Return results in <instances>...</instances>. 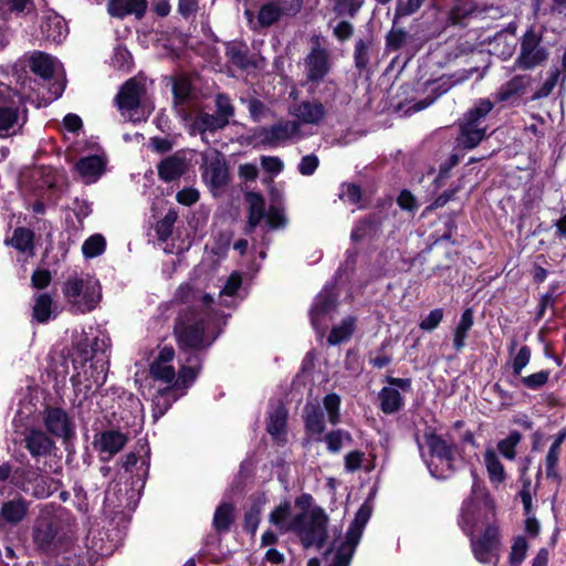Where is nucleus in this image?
<instances>
[{"label":"nucleus","mask_w":566,"mask_h":566,"mask_svg":"<svg viewBox=\"0 0 566 566\" xmlns=\"http://www.w3.org/2000/svg\"><path fill=\"white\" fill-rule=\"evenodd\" d=\"M176 300L190 305L180 311L175 325V335L182 349L199 350L210 346L218 336L224 316L212 310L209 294L195 290L190 284L178 287Z\"/></svg>","instance_id":"obj_1"},{"label":"nucleus","mask_w":566,"mask_h":566,"mask_svg":"<svg viewBox=\"0 0 566 566\" xmlns=\"http://www.w3.org/2000/svg\"><path fill=\"white\" fill-rule=\"evenodd\" d=\"M94 352L93 342L85 338L76 344L70 355L74 371L71 382L75 394L84 398L102 387L107 377V363L96 358Z\"/></svg>","instance_id":"obj_2"},{"label":"nucleus","mask_w":566,"mask_h":566,"mask_svg":"<svg viewBox=\"0 0 566 566\" xmlns=\"http://www.w3.org/2000/svg\"><path fill=\"white\" fill-rule=\"evenodd\" d=\"M174 359L175 350L171 346L160 348L150 364V376L154 381L165 385L164 388L186 391L195 382L200 371L201 359L198 354L190 353L180 366L178 374L172 364Z\"/></svg>","instance_id":"obj_3"},{"label":"nucleus","mask_w":566,"mask_h":566,"mask_svg":"<svg viewBox=\"0 0 566 566\" xmlns=\"http://www.w3.org/2000/svg\"><path fill=\"white\" fill-rule=\"evenodd\" d=\"M63 294L72 310L78 313L93 311L102 297L99 282L90 275L69 277Z\"/></svg>","instance_id":"obj_4"},{"label":"nucleus","mask_w":566,"mask_h":566,"mask_svg":"<svg viewBox=\"0 0 566 566\" xmlns=\"http://www.w3.org/2000/svg\"><path fill=\"white\" fill-rule=\"evenodd\" d=\"M493 103L488 98H480L470 108L460 122L458 145L465 149L475 148L486 136V115L493 109Z\"/></svg>","instance_id":"obj_5"},{"label":"nucleus","mask_w":566,"mask_h":566,"mask_svg":"<svg viewBox=\"0 0 566 566\" xmlns=\"http://www.w3.org/2000/svg\"><path fill=\"white\" fill-rule=\"evenodd\" d=\"M424 441L430 451L427 465L431 475L437 479H447L454 470L455 444L434 432L426 433Z\"/></svg>","instance_id":"obj_6"},{"label":"nucleus","mask_w":566,"mask_h":566,"mask_svg":"<svg viewBox=\"0 0 566 566\" xmlns=\"http://www.w3.org/2000/svg\"><path fill=\"white\" fill-rule=\"evenodd\" d=\"M494 517L493 505L484 497H470L461 506L459 526L468 535L472 536L475 531L483 526L494 525L491 521Z\"/></svg>","instance_id":"obj_7"},{"label":"nucleus","mask_w":566,"mask_h":566,"mask_svg":"<svg viewBox=\"0 0 566 566\" xmlns=\"http://www.w3.org/2000/svg\"><path fill=\"white\" fill-rule=\"evenodd\" d=\"M548 55V50L543 45V30L530 27L521 38L516 66L521 70H533L545 63Z\"/></svg>","instance_id":"obj_8"},{"label":"nucleus","mask_w":566,"mask_h":566,"mask_svg":"<svg viewBox=\"0 0 566 566\" xmlns=\"http://www.w3.org/2000/svg\"><path fill=\"white\" fill-rule=\"evenodd\" d=\"M370 515L371 507L367 503H364L357 511L354 521L347 530L344 542L336 548L331 566L349 565Z\"/></svg>","instance_id":"obj_9"},{"label":"nucleus","mask_w":566,"mask_h":566,"mask_svg":"<svg viewBox=\"0 0 566 566\" xmlns=\"http://www.w3.org/2000/svg\"><path fill=\"white\" fill-rule=\"evenodd\" d=\"M146 93L145 84L136 78L128 80L116 96L117 106L122 114L130 122L146 119L147 114L142 106V98Z\"/></svg>","instance_id":"obj_10"},{"label":"nucleus","mask_w":566,"mask_h":566,"mask_svg":"<svg viewBox=\"0 0 566 566\" xmlns=\"http://www.w3.org/2000/svg\"><path fill=\"white\" fill-rule=\"evenodd\" d=\"M201 175L211 192L218 195L229 181V171L223 155L216 149L202 153Z\"/></svg>","instance_id":"obj_11"},{"label":"nucleus","mask_w":566,"mask_h":566,"mask_svg":"<svg viewBox=\"0 0 566 566\" xmlns=\"http://www.w3.org/2000/svg\"><path fill=\"white\" fill-rule=\"evenodd\" d=\"M328 517L321 509L302 513L300 528L295 531L300 535L305 547L316 545L321 547L326 538Z\"/></svg>","instance_id":"obj_12"},{"label":"nucleus","mask_w":566,"mask_h":566,"mask_svg":"<svg viewBox=\"0 0 566 566\" xmlns=\"http://www.w3.org/2000/svg\"><path fill=\"white\" fill-rule=\"evenodd\" d=\"M469 537L472 554L479 563L492 564L499 560L500 533L496 525H488L479 537L474 534Z\"/></svg>","instance_id":"obj_13"},{"label":"nucleus","mask_w":566,"mask_h":566,"mask_svg":"<svg viewBox=\"0 0 566 566\" xmlns=\"http://www.w3.org/2000/svg\"><path fill=\"white\" fill-rule=\"evenodd\" d=\"M13 481L23 492L35 497H48L52 493L49 478L34 469L17 470L13 474Z\"/></svg>","instance_id":"obj_14"},{"label":"nucleus","mask_w":566,"mask_h":566,"mask_svg":"<svg viewBox=\"0 0 566 566\" xmlns=\"http://www.w3.org/2000/svg\"><path fill=\"white\" fill-rule=\"evenodd\" d=\"M128 438L119 430H105L94 436L93 448L97 451L99 460L109 461L115 454L123 450Z\"/></svg>","instance_id":"obj_15"},{"label":"nucleus","mask_w":566,"mask_h":566,"mask_svg":"<svg viewBox=\"0 0 566 566\" xmlns=\"http://www.w3.org/2000/svg\"><path fill=\"white\" fill-rule=\"evenodd\" d=\"M289 114L300 122L302 125L317 126L323 123L327 111L324 104L316 99H304L291 105L287 109Z\"/></svg>","instance_id":"obj_16"},{"label":"nucleus","mask_w":566,"mask_h":566,"mask_svg":"<svg viewBox=\"0 0 566 566\" xmlns=\"http://www.w3.org/2000/svg\"><path fill=\"white\" fill-rule=\"evenodd\" d=\"M305 76L308 83L318 84L329 72L327 50L316 45L312 48L304 61Z\"/></svg>","instance_id":"obj_17"},{"label":"nucleus","mask_w":566,"mask_h":566,"mask_svg":"<svg viewBox=\"0 0 566 566\" xmlns=\"http://www.w3.org/2000/svg\"><path fill=\"white\" fill-rule=\"evenodd\" d=\"M27 123V111L15 105H0V138L19 134Z\"/></svg>","instance_id":"obj_18"},{"label":"nucleus","mask_w":566,"mask_h":566,"mask_svg":"<svg viewBox=\"0 0 566 566\" xmlns=\"http://www.w3.org/2000/svg\"><path fill=\"white\" fill-rule=\"evenodd\" d=\"M137 503V493L133 489L123 490L119 483L112 484L105 492V509L116 513L117 511L134 510Z\"/></svg>","instance_id":"obj_19"},{"label":"nucleus","mask_w":566,"mask_h":566,"mask_svg":"<svg viewBox=\"0 0 566 566\" xmlns=\"http://www.w3.org/2000/svg\"><path fill=\"white\" fill-rule=\"evenodd\" d=\"M259 137L262 143L276 145L293 138L301 137L300 122L281 120L270 128H263Z\"/></svg>","instance_id":"obj_20"},{"label":"nucleus","mask_w":566,"mask_h":566,"mask_svg":"<svg viewBox=\"0 0 566 566\" xmlns=\"http://www.w3.org/2000/svg\"><path fill=\"white\" fill-rule=\"evenodd\" d=\"M44 424L51 434L59 438L69 439L74 434V423L61 408H48Z\"/></svg>","instance_id":"obj_21"},{"label":"nucleus","mask_w":566,"mask_h":566,"mask_svg":"<svg viewBox=\"0 0 566 566\" xmlns=\"http://www.w3.org/2000/svg\"><path fill=\"white\" fill-rule=\"evenodd\" d=\"M269 521L281 534L295 533L300 528L302 513L293 515L292 504L289 501H284L271 512Z\"/></svg>","instance_id":"obj_22"},{"label":"nucleus","mask_w":566,"mask_h":566,"mask_svg":"<svg viewBox=\"0 0 566 566\" xmlns=\"http://www.w3.org/2000/svg\"><path fill=\"white\" fill-rule=\"evenodd\" d=\"M336 306V297L331 290H323L315 298L311 308V322L313 327L323 335L325 326L323 317Z\"/></svg>","instance_id":"obj_23"},{"label":"nucleus","mask_w":566,"mask_h":566,"mask_svg":"<svg viewBox=\"0 0 566 566\" xmlns=\"http://www.w3.org/2000/svg\"><path fill=\"white\" fill-rule=\"evenodd\" d=\"M41 34L45 41L61 43L67 35L65 20L55 12L46 13L41 22Z\"/></svg>","instance_id":"obj_24"},{"label":"nucleus","mask_w":566,"mask_h":566,"mask_svg":"<svg viewBox=\"0 0 566 566\" xmlns=\"http://www.w3.org/2000/svg\"><path fill=\"white\" fill-rule=\"evenodd\" d=\"M29 65L33 73L44 80L51 78L61 67L56 59L40 51L31 54Z\"/></svg>","instance_id":"obj_25"},{"label":"nucleus","mask_w":566,"mask_h":566,"mask_svg":"<svg viewBox=\"0 0 566 566\" xmlns=\"http://www.w3.org/2000/svg\"><path fill=\"white\" fill-rule=\"evenodd\" d=\"M76 171L84 182H95L104 171L105 160L98 155L81 158L75 165Z\"/></svg>","instance_id":"obj_26"},{"label":"nucleus","mask_w":566,"mask_h":566,"mask_svg":"<svg viewBox=\"0 0 566 566\" xmlns=\"http://www.w3.org/2000/svg\"><path fill=\"white\" fill-rule=\"evenodd\" d=\"M147 8L145 0H111L107 10L112 17L124 18L128 14L142 17Z\"/></svg>","instance_id":"obj_27"},{"label":"nucleus","mask_w":566,"mask_h":566,"mask_svg":"<svg viewBox=\"0 0 566 566\" xmlns=\"http://www.w3.org/2000/svg\"><path fill=\"white\" fill-rule=\"evenodd\" d=\"M184 395L185 390L159 388L157 395L153 399V416L155 420L164 416L171 405Z\"/></svg>","instance_id":"obj_28"},{"label":"nucleus","mask_w":566,"mask_h":566,"mask_svg":"<svg viewBox=\"0 0 566 566\" xmlns=\"http://www.w3.org/2000/svg\"><path fill=\"white\" fill-rule=\"evenodd\" d=\"M473 324L474 317L472 308L464 310L453 331V347L457 352H461L465 347V340Z\"/></svg>","instance_id":"obj_29"},{"label":"nucleus","mask_w":566,"mask_h":566,"mask_svg":"<svg viewBox=\"0 0 566 566\" xmlns=\"http://www.w3.org/2000/svg\"><path fill=\"white\" fill-rule=\"evenodd\" d=\"M483 460L491 483L494 485L502 484L506 479V474L495 450L486 449Z\"/></svg>","instance_id":"obj_30"},{"label":"nucleus","mask_w":566,"mask_h":566,"mask_svg":"<svg viewBox=\"0 0 566 566\" xmlns=\"http://www.w3.org/2000/svg\"><path fill=\"white\" fill-rule=\"evenodd\" d=\"M526 80L524 76H514L509 82L500 86L495 93L497 102H511L525 92Z\"/></svg>","instance_id":"obj_31"},{"label":"nucleus","mask_w":566,"mask_h":566,"mask_svg":"<svg viewBox=\"0 0 566 566\" xmlns=\"http://www.w3.org/2000/svg\"><path fill=\"white\" fill-rule=\"evenodd\" d=\"M56 536V527L49 518L38 520L33 528V539L41 548H48Z\"/></svg>","instance_id":"obj_32"},{"label":"nucleus","mask_w":566,"mask_h":566,"mask_svg":"<svg viewBox=\"0 0 566 566\" xmlns=\"http://www.w3.org/2000/svg\"><path fill=\"white\" fill-rule=\"evenodd\" d=\"M187 168L185 159L170 156L164 159L158 166L159 177L165 181H171L180 177Z\"/></svg>","instance_id":"obj_33"},{"label":"nucleus","mask_w":566,"mask_h":566,"mask_svg":"<svg viewBox=\"0 0 566 566\" xmlns=\"http://www.w3.org/2000/svg\"><path fill=\"white\" fill-rule=\"evenodd\" d=\"M27 449L33 457H44L50 453L52 449L51 439L42 431H31L27 439Z\"/></svg>","instance_id":"obj_34"},{"label":"nucleus","mask_w":566,"mask_h":566,"mask_svg":"<svg viewBox=\"0 0 566 566\" xmlns=\"http://www.w3.org/2000/svg\"><path fill=\"white\" fill-rule=\"evenodd\" d=\"M287 411L282 403H279L269 415L266 423L268 432L276 440H281L285 432Z\"/></svg>","instance_id":"obj_35"},{"label":"nucleus","mask_w":566,"mask_h":566,"mask_svg":"<svg viewBox=\"0 0 566 566\" xmlns=\"http://www.w3.org/2000/svg\"><path fill=\"white\" fill-rule=\"evenodd\" d=\"M28 512V504L23 499H14L3 503L1 517L11 524L21 522Z\"/></svg>","instance_id":"obj_36"},{"label":"nucleus","mask_w":566,"mask_h":566,"mask_svg":"<svg viewBox=\"0 0 566 566\" xmlns=\"http://www.w3.org/2000/svg\"><path fill=\"white\" fill-rule=\"evenodd\" d=\"M304 421L306 430L312 434H321L323 433L324 418L323 411L321 410L318 405L306 403L304 408Z\"/></svg>","instance_id":"obj_37"},{"label":"nucleus","mask_w":566,"mask_h":566,"mask_svg":"<svg viewBox=\"0 0 566 566\" xmlns=\"http://www.w3.org/2000/svg\"><path fill=\"white\" fill-rule=\"evenodd\" d=\"M250 207L247 232H251L265 217L264 200L259 193L250 192L247 196Z\"/></svg>","instance_id":"obj_38"},{"label":"nucleus","mask_w":566,"mask_h":566,"mask_svg":"<svg viewBox=\"0 0 566 566\" xmlns=\"http://www.w3.org/2000/svg\"><path fill=\"white\" fill-rule=\"evenodd\" d=\"M228 125L226 118H220L219 115L203 113L196 117L195 127L198 128L202 134V140H206L207 132H214L222 129Z\"/></svg>","instance_id":"obj_39"},{"label":"nucleus","mask_w":566,"mask_h":566,"mask_svg":"<svg viewBox=\"0 0 566 566\" xmlns=\"http://www.w3.org/2000/svg\"><path fill=\"white\" fill-rule=\"evenodd\" d=\"M380 408L385 413L397 412L402 406V396L391 387H385L379 392Z\"/></svg>","instance_id":"obj_40"},{"label":"nucleus","mask_w":566,"mask_h":566,"mask_svg":"<svg viewBox=\"0 0 566 566\" xmlns=\"http://www.w3.org/2000/svg\"><path fill=\"white\" fill-rule=\"evenodd\" d=\"M355 329V319L353 317H346L339 325L333 327L327 342L331 345H337L348 339Z\"/></svg>","instance_id":"obj_41"},{"label":"nucleus","mask_w":566,"mask_h":566,"mask_svg":"<svg viewBox=\"0 0 566 566\" xmlns=\"http://www.w3.org/2000/svg\"><path fill=\"white\" fill-rule=\"evenodd\" d=\"M52 304L53 301L49 294L44 293L38 295L33 306L34 319H36L39 323H46L52 315Z\"/></svg>","instance_id":"obj_42"},{"label":"nucleus","mask_w":566,"mask_h":566,"mask_svg":"<svg viewBox=\"0 0 566 566\" xmlns=\"http://www.w3.org/2000/svg\"><path fill=\"white\" fill-rule=\"evenodd\" d=\"M282 13L283 11L277 4L265 3L259 10L258 23L263 28L270 27L280 20Z\"/></svg>","instance_id":"obj_43"},{"label":"nucleus","mask_w":566,"mask_h":566,"mask_svg":"<svg viewBox=\"0 0 566 566\" xmlns=\"http://www.w3.org/2000/svg\"><path fill=\"white\" fill-rule=\"evenodd\" d=\"M105 238L102 234L96 233L84 241L82 252L86 259H92L101 255L105 251Z\"/></svg>","instance_id":"obj_44"},{"label":"nucleus","mask_w":566,"mask_h":566,"mask_svg":"<svg viewBox=\"0 0 566 566\" xmlns=\"http://www.w3.org/2000/svg\"><path fill=\"white\" fill-rule=\"evenodd\" d=\"M233 505L230 503H222L216 510L213 516V525L217 531H226L233 522Z\"/></svg>","instance_id":"obj_45"},{"label":"nucleus","mask_w":566,"mask_h":566,"mask_svg":"<svg viewBox=\"0 0 566 566\" xmlns=\"http://www.w3.org/2000/svg\"><path fill=\"white\" fill-rule=\"evenodd\" d=\"M10 243L21 252L31 251L33 248V232L27 228H17Z\"/></svg>","instance_id":"obj_46"},{"label":"nucleus","mask_w":566,"mask_h":566,"mask_svg":"<svg viewBox=\"0 0 566 566\" xmlns=\"http://www.w3.org/2000/svg\"><path fill=\"white\" fill-rule=\"evenodd\" d=\"M521 433L512 431L505 439L497 442L499 452L507 460H514L516 455V447L521 441Z\"/></svg>","instance_id":"obj_47"},{"label":"nucleus","mask_w":566,"mask_h":566,"mask_svg":"<svg viewBox=\"0 0 566 566\" xmlns=\"http://www.w3.org/2000/svg\"><path fill=\"white\" fill-rule=\"evenodd\" d=\"M327 450L332 453L340 451L345 442L352 441V437L344 430H334L324 437Z\"/></svg>","instance_id":"obj_48"},{"label":"nucleus","mask_w":566,"mask_h":566,"mask_svg":"<svg viewBox=\"0 0 566 566\" xmlns=\"http://www.w3.org/2000/svg\"><path fill=\"white\" fill-rule=\"evenodd\" d=\"M32 7V0H0V11L7 19L9 15H19Z\"/></svg>","instance_id":"obj_49"},{"label":"nucleus","mask_w":566,"mask_h":566,"mask_svg":"<svg viewBox=\"0 0 566 566\" xmlns=\"http://www.w3.org/2000/svg\"><path fill=\"white\" fill-rule=\"evenodd\" d=\"M364 4V0H335L334 11L338 15L355 17Z\"/></svg>","instance_id":"obj_50"},{"label":"nucleus","mask_w":566,"mask_h":566,"mask_svg":"<svg viewBox=\"0 0 566 566\" xmlns=\"http://www.w3.org/2000/svg\"><path fill=\"white\" fill-rule=\"evenodd\" d=\"M324 409L327 412L328 421L332 424H336L339 422V406L340 398L336 394H329L325 396L323 400Z\"/></svg>","instance_id":"obj_51"},{"label":"nucleus","mask_w":566,"mask_h":566,"mask_svg":"<svg viewBox=\"0 0 566 566\" xmlns=\"http://www.w3.org/2000/svg\"><path fill=\"white\" fill-rule=\"evenodd\" d=\"M112 64L118 70L129 71L133 64V56L126 48L117 46L114 50Z\"/></svg>","instance_id":"obj_52"},{"label":"nucleus","mask_w":566,"mask_h":566,"mask_svg":"<svg viewBox=\"0 0 566 566\" xmlns=\"http://www.w3.org/2000/svg\"><path fill=\"white\" fill-rule=\"evenodd\" d=\"M176 219V213L169 212L160 221L157 222L156 233L159 240L166 241L171 235Z\"/></svg>","instance_id":"obj_53"},{"label":"nucleus","mask_w":566,"mask_h":566,"mask_svg":"<svg viewBox=\"0 0 566 566\" xmlns=\"http://www.w3.org/2000/svg\"><path fill=\"white\" fill-rule=\"evenodd\" d=\"M549 378V371L548 370H541L535 374H532L530 376L523 377L521 379L522 384L532 390H538L541 389Z\"/></svg>","instance_id":"obj_54"},{"label":"nucleus","mask_w":566,"mask_h":566,"mask_svg":"<svg viewBox=\"0 0 566 566\" xmlns=\"http://www.w3.org/2000/svg\"><path fill=\"white\" fill-rule=\"evenodd\" d=\"M424 0H398L395 9L397 18L408 17L417 12Z\"/></svg>","instance_id":"obj_55"},{"label":"nucleus","mask_w":566,"mask_h":566,"mask_svg":"<svg viewBox=\"0 0 566 566\" xmlns=\"http://www.w3.org/2000/svg\"><path fill=\"white\" fill-rule=\"evenodd\" d=\"M226 55L229 57L232 64L240 69H245L249 65L247 54L237 44H229L226 50Z\"/></svg>","instance_id":"obj_56"},{"label":"nucleus","mask_w":566,"mask_h":566,"mask_svg":"<svg viewBox=\"0 0 566 566\" xmlns=\"http://www.w3.org/2000/svg\"><path fill=\"white\" fill-rule=\"evenodd\" d=\"M216 106L217 115H219L220 118H226L229 124L230 118L234 115V107L230 98L224 94H218L216 97Z\"/></svg>","instance_id":"obj_57"},{"label":"nucleus","mask_w":566,"mask_h":566,"mask_svg":"<svg viewBox=\"0 0 566 566\" xmlns=\"http://www.w3.org/2000/svg\"><path fill=\"white\" fill-rule=\"evenodd\" d=\"M443 319V310H432L419 324L422 331L431 332L434 331Z\"/></svg>","instance_id":"obj_58"},{"label":"nucleus","mask_w":566,"mask_h":566,"mask_svg":"<svg viewBox=\"0 0 566 566\" xmlns=\"http://www.w3.org/2000/svg\"><path fill=\"white\" fill-rule=\"evenodd\" d=\"M530 360L531 349L527 346H522L512 363L514 375H520L522 370L528 365Z\"/></svg>","instance_id":"obj_59"},{"label":"nucleus","mask_w":566,"mask_h":566,"mask_svg":"<svg viewBox=\"0 0 566 566\" xmlns=\"http://www.w3.org/2000/svg\"><path fill=\"white\" fill-rule=\"evenodd\" d=\"M526 551H527L526 539L522 536H518L517 538H515V541L512 545L511 554H510L511 563L512 564L522 563L523 559L525 558Z\"/></svg>","instance_id":"obj_60"},{"label":"nucleus","mask_w":566,"mask_h":566,"mask_svg":"<svg viewBox=\"0 0 566 566\" xmlns=\"http://www.w3.org/2000/svg\"><path fill=\"white\" fill-rule=\"evenodd\" d=\"M261 504L254 503L244 515V527L254 533L260 523Z\"/></svg>","instance_id":"obj_61"},{"label":"nucleus","mask_w":566,"mask_h":566,"mask_svg":"<svg viewBox=\"0 0 566 566\" xmlns=\"http://www.w3.org/2000/svg\"><path fill=\"white\" fill-rule=\"evenodd\" d=\"M361 197L360 188L354 184H344L340 188L339 198L352 205L359 202Z\"/></svg>","instance_id":"obj_62"},{"label":"nucleus","mask_w":566,"mask_h":566,"mask_svg":"<svg viewBox=\"0 0 566 566\" xmlns=\"http://www.w3.org/2000/svg\"><path fill=\"white\" fill-rule=\"evenodd\" d=\"M174 96L178 102L186 101L191 93L190 82L186 77H179L175 81L174 86Z\"/></svg>","instance_id":"obj_63"},{"label":"nucleus","mask_w":566,"mask_h":566,"mask_svg":"<svg viewBox=\"0 0 566 566\" xmlns=\"http://www.w3.org/2000/svg\"><path fill=\"white\" fill-rule=\"evenodd\" d=\"M266 223L271 229H280L286 224L284 212L279 207H271L266 213Z\"/></svg>","instance_id":"obj_64"}]
</instances>
